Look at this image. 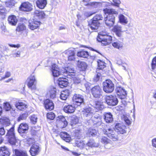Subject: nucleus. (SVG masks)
I'll list each match as a JSON object with an SVG mask.
<instances>
[{"mask_svg":"<svg viewBox=\"0 0 156 156\" xmlns=\"http://www.w3.org/2000/svg\"><path fill=\"white\" fill-rule=\"evenodd\" d=\"M73 101L76 103L77 105L79 106L83 102V96L80 94H75L73 97Z\"/></svg>","mask_w":156,"mask_h":156,"instance_id":"20","label":"nucleus"},{"mask_svg":"<svg viewBox=\"0 0 156 156\" xmlns=\"http://www.w3.org/2000/svg\"><path fill=\"white\" fill-rule=\"evenodd\" d=\"M56 122L57 126L61 128L66 127L68 124L65 117L63 116H59L57 119Z\"/></svg>","mask_w":156,"mask_h":156,"instance_id":"12","label":"nucleus"},{"mask_svg":"<svg viewBox=\"0 0 156 156\" xmlns=\"http://www.w3.org/2000/svg\"><path fill=\"white\" fill-rule=\"evenodd\" d=\"M115 130H114L112 128H109L103 130L104 133L114 141H115L118 139V136L115 133Z\"/></svg>","mask_w":156,"mask_h":156,"instance_id":"7","label":"nucleus"},{"mask_svg":"<svg viewBox=\"0 0 156 156\" xmlns=\"http://www.w3.org/2000/svg\"><path fill=\"white\" fill-rule=\"evenodd\" d=\"M91 104L93 108L94 109H96L95 111L96 110L97 111V110H101L104 108V106L102 105V103L99 101H94L93 102H91Z\"/></svg>","mask_w":156,"mask_h":156,"instance_id":"21","label":"nucleus"},{"mask_svg":"<svg viewBox=\"0 0 156 156\" xmlns=\"http://www.w3.org/2000/svg\"><path fill=\"white\" fill-rule=\"evenodd\" d=\"M103 90L106 93H112L115 88V85L112 80H107L103 83Z\"/></svg>","mask_w":156,"mask_h":156,"instance_id":"5","label":"nucleus"},{"mask_svg":"<svg viewBox=\"0 0 156 156\" xmlns=\"http://www.w3.org/2000/svg\"><path fill=\"white\" fill-rule=\"evenodd\" d=\"M77 55L78 57L83 58H87L89 56V53L87 51H78Z\"/></svg>","mask_w":156,"mask_h":156,"instance_id":"35","label":"nucleus"},{"mask_svg":"<svg viewBox=\"0 0 156 156\" xmlns=\"http://www.w3.org/2000/svg\"><path fill=\"white\" fill-rule=\"evenodd\" d=\"M119 20L120 23L126 24L128 23L127 18L122 14H120L119 16Z\"/></svg>","mask_w":156,"mask_h":156,"instance_id":"38","label":"nucleus"},{"mask_svg":"<svg viewBox=\"0 0 156 156\" xmlns=\"http://www.w3.org/2000/svg\"><path fill=\"white\" fill-rule=\"evenodd\" d=\"M69 95V93L68 90H65L62 91L60 98L61 99L63 100H66Z\"/></svg>","mask_w":156,"mask_h":156,"instance_id":"40","label":"nucleus"},{"mask_svg":"<svg viewBox=\"0 0 156 156\" xmlns=\"http://www.w3.org/2000/svg\"><path fill=\"white\" fill-rule=\"evenodd\" d=\"M60 135L61 137L66 142H69L71 139L70 135L66 132H61Z\"/></svg>","mask_w":156,"mask_h":156,"instance_id":"31","label":"nucleus"},{"mask_svg":"<svg viewBox=\"0 0 156 156\" xmlns=\"http://www.w3.org/2000/svg\"><path fill=\"white\" fill-rule=\"evenodd\" d=\"M78 119L76 116L72 117L71 119V124L72 125L76 124L78 122Z\"/></svg>","mask_w":156,"mask_h":156,"instance_id":"53","label":"nucleus"},{"mask_svg":"<svg viewBox=\"0 0 156 156\" xmlns=\"http://www.w3.org/2000/svg\"><path fill=\"white\" fill-rule=\"evenodd\" d=\"M104 120L107 123H111L113 120L112 115L110 113H105L104 114Z\"/></svg>","mask_w":156,"mask_h":156,"instance_id":"29","label":"nucleus"},{"mask_svg":"<svg viewBox=\"0 0 156 156\" xmlns=\"http://www.w3.org/2000/svg\"><path fill=\"white\" fill-rule=\"evenodd\" d=\"M50 95L51 98H54L55 97V90H51L50 91Z\"/></svg>","mask_w":156,"mask_h":156,"instance_id":"59","label":"nucleus"},{"mask_svg":"<svg viewBox=\"0 0 156 156\" xmlns=\"http://www.w3.org/2000/svg\"><path fill=\"white\" fill-rule=\"evenodd\" d=\"M9 142L11 144L14 145L16 142V139L15 136L8 137Z\"/></svg>","mask_w":156,"mask_h":156,"instance_id":"42","label":"nucleus"},{"mask_svg":"<svg viewBox=\"0 0 156 156\" xmlns=\"http://www.w3.org/2000/svg\"><path fill=\"white\" fill-rule=\"evenodd\" d=\"M28 129V126L26 123L21 124L18 128V132L20 133H24Z\"/></svg>","mask_w":156,"mask_h":156,"instance_id":"24","label":"nucleus"},{"mask_svg":"<svg viewBox=\"0 0 156 156\" xmlns=\"http://www.w3.org/2000/svg\"><path fill=\"white\" fill-rule=\"evenodd\" d=\"M122 119L128 125H130L131 124V121L130 120L127 116L123 115L122 117Z\"/></svg>","mask_w":156,"mask_h":156,"instance_id":"45","label":"nucleus"},{"mask_svg":"<svg viewBox=\"0 0 156 156\" xmlns=\"http://www.w3.org/2000/svg\"><path fill=\"white\" fill-rule=\"evenodd\" d=\"M68 80L66 78H59L58 80V86L62 88L66 87L68 84Z\"/></svg>","mask_w":156,"mask_h":156,"instance_id":"23","label":"nucleus"},{"mask_svg":"<svg viewBox=\"0 0 156 156\" xmlns=\"http://www.w3.org/2000/svg\"><path fill=\"white\" fill-rule=\"evenodd\" d=\"M63 54L67 56L68 61H73L75 58V53L73 49L66 50L63 52Z\"/></svg>","mask_w":156,"mask_h":156,"instance_id":"17","label":"nucleus"},{"mask_svg":"<svg viewBox=\"0 0 156 156\" xmlns=\"http://www.w3.org/2000/svg\"><path fill=\"white\" fill-rule=\"evenodd\" d=\"M40 151V147L38 144H33L30 148V152L32 156H35L38 154Z\"/></svg>","mask_w":156,"mask_h":156,"instance_id":"19","label":"nucleus"},{"mask_svg":"<svg viewBox=\"0 0 156 156\" xmlns=\"http://www.w3.org/2000/svg\"><path fill=\"white\" fill-rule=\"evenodd\" d=\"M97 133V131L94 129L92 128H89L87 133V135L89 136H94L96 135Z\"/></svg>","mask_w":156,"mask_h":156,"instance_id":"39","label":"nucleus"},{"mask_svg":"<svg viewBox=\"0 0 156 156\" xmlns=\"http://www.w3.org/2000/svg\"><path fill=\"white\" fill-rule=\"evenodd\" d=\"M112 45L114 48L120 49L122 48L123 43L119 41H117L112 43Z\"/></svg>","mask_w":156,"mask_h":156,"instance_id":"33","label":"nucleus"},{"mask_svg":"<svg viewBox=\"0 0 156 156\" xmlns=\"http://www.w3.org/2000/svg\"><path fill=\"white\" fill-rule=\"evenodd\" d=\"M9 152L6 147H0V156H9Z\"/></svg>","mask_w":156,"mask_h":156,"instance_id":"27","label":"nucleus"},{"mask_svg":"<svg viewBox=\"0 0 156 156\" xmlns=\"http://www.w3.org/2000/svg\"><path fill=\"white\" fill-rule=\"evenodd\" d=\"M20 51L15 50L13 51L12 55L14 58L19 57L20 56Z\"/></svg>","mask_w":156,"mask_h":156,"instance_id":"52","label":"nucleus"},{"mask_svg":"<svg viewBox=\"0 0 156 156\" xmlns=\"http://www.w3.org/2000/svg\"><path fill=\"white\" fill-rule=\"evenodd\" d=\"M77 146L80 148H83L85 147L87 149V147H85L86 144H85L82 141L80 142H77L76 143Z\"/></svg>","mask_w":156,"mask_h":156,"instance_id":"51","label":"nucleus"},{"mask_svg":"<svg viewBox=\"0 0 156 156\" xmlns=\"http://www.w3.org/2000/svg\"><path fill=\"white\" fill-rule=\"evenodd\" d=\"M77 66L78 67L80 68V70L84 71L87 68V65L86 63L84 62L78 61L77 62Z\"/></svg>","mask_w":156,"mask_h":156,"instance_id":"34","label":"nucleus"},{"mask_svg":"<svg viewBox=\"0 0 156 156\" xmlns=\"http://www.w3.org/2000/svg\"><path fill=\"white\" fill-rule=\"evenodd\" d=\"M90 0H83V1L84 3V5L85 6L90 5L92 6H94L95 5H97L98 4V3L96 2H93L90 3L89 2Z\"/></svg>","mask_w":156,"mask_h":156,"instance_id":"44","label":"nucleus"},{"mask_svg":"<svg viewBox=\"0 0 156 156\" xmlns=\"http://www.w3.org/2000/svg\"><path fill=\"white\" fill-rule=\"evenodd\" d=\"M32 5L29 2H24L21 4L20 10L25 12H29L32 10Z\"/></svg>","mask_w":156,"mask_h":156,"instance_id":"18","label":"nucleus"},{"mask_svg":"<svg viewBox=\"0 0 156 156\" xmlns=\"http://www.w3.org/2000/svg\"><path fill=\"white\" fill-rule=\"evenodd\" d=\"M5 131L3 128H0V135H3L5 134Z\"/></svg>","mask_w":156,"mask_h":156,"instance_id":"62","label":"nucleus"},{"mask_svg":"<svg viewBox=\"0 0 156 156\" xmlns=\"http://www.w3.org/2000/svg\"><path fill=\"white\" fill-rule=\"evenodd\" d=\"M44 105L46 109L51 110L54 108V104L49 99H46L44 101Z\"/></svg>","mask_w":156,"mask_h":156,"instance_id":"22","label":"nucleus"},{"mask_svg":"<svg viewBox=\"0 0 156 156\" xmlns=\"http://www.w3.org/2000/svg\"><path fill=\"white\" fill-rule=\"evenodd\" d=\"M14 151L15 155L13 156H28L27 152L25 151L15 149Z\"/></svg>","mask_w":156,"mask_h":156,"instance_id":"37","label":"nucleus"},{"mask_svg":"<svg viewBox=\"0 0 156 156\" xmlns=\"http://www.w3.org/2000/svg\"><path fill=\"white\" fill-rule=\"evenodd\" d=\"M26 83L28 87L31 90L36 89V80L34 76L31 75L27 80Z\"/></svg>","mask_w":156,"mask_h":156,"instance_id":"8","label":"nucleus"},{"mask_svg":"<svg viewBox=\"0 0 156 156\" xmlns=\"http://www.w3.org/2000/svg\"><path fill=\"white\" fill-rule=\"evenodd\" d=\"M98 63L99 69H102L106 66L105 63L101 60H98Z\"/></svg>","mask_w":156,"mask_h":156,"instance_id":"47","label":"nucleus"},{"mask_svg":"<svg viewBox=\"0 0 156 156\" xmlns=\"http://www.w3.org/2000/svg\"><path fill=\"white\" fill-rule=\"evenodd\" d=\"M99 146V144L98 143H96L93 140H90L86 144L85 147H98Z\"/></svg>","mask_w":156,"mask_h":156,"instance_id":"32","label":"nucleus"},{"mask_svg":"<svg viewBox=\"0 0 156 156\" xmlns=\"http://www.w3.org/2000/svg\"><path fill=\"white\" fill-rule=\"evenodd\" d=\"M75 110V108L71 105L65 106L63 108L64 111L67 113H73Z\"/></svg>","mask_w":156,"mask_h":156,"instance_id":"30","label":"nucleus"},{"mask_svg":"<svg viewBox=\"0 0 156 156\" xmlns=\"http://www.w3.org/2000/svg\"><path fill=\"white\" fill-rule=\"evenodd\" d=\"M115 90L118 97L121 99L125 98L127 94L126 92L122 87L119 85H116Z\"/></svg>","mask_w":156,"mask_h":156,"instance_id":"14","label":"nucleus"},{"mask_svg":"<svg viewBox=\"0 0 156 156\" xmlns=\"http://www.w3.org/2000/svg\"><path fill=\"white\" fill-rule=\"evenodd\" d=\"M113 30L115 32L119 31H121L122 27L120 26L116 25L114 27Z\"/></svg>","mask_w":156,"mask_h":156,"instance_id":"56","label":"nucleus"},{"mask_svg":"<svg viewBox=\"0 0 156 156\" xmlns=\"http://www.w3.org/2000/svg\"><path fill=\"white\" fill-rule=\"evenodd\" d=\"M5 4L6 7L11 8L15 4L14 1L13 0H8L5 2Z\"/></svg>","mask_w":156,"mask_h":156,"instance_id":"43","label":"nucleus"},{"mask_svg":"<svg viewBox=\"0 0 156 156\" xmlns=\"http://www.w3.org/2000/svg\"><path fill=\"white\" fill-rule=\"evenodd\" d=\"M152 142L153 146L156 148V138L152 139Z\"/></svg>","mask_w":156,"mask_h":156,"instance_id":"63","label":"nucleus"},{"mask_svg":"<svg viewBox=\"0 0 156 156\" xmlns=\"http://www.w3.org/2000/svg\"><path fill=\"white\" fill-rule=\"evenodd\" d=\"M31 122L33 124H35L37 122V117L35 115H31L30 117Z\"/></svg>","mask_w":156,"mask_h":156,"instance_id":"49","label":"nucleus"},{"mask_svg":"<svg viewBox=\"0 0 156 156\" xmlns=\"http://www.w3.org/2000/svg\"><path fill=\"white\" fill-rule=\"evenodd\" d=\"M113 1L114 3H112V4L117 6H118L121 3V2L119 0H113Z\"/></svg>","mask_w":156,"mask_h":156,"instance_id":"60","label":"nucleus"},{"mask_svg":"<svg viewBox=\"0 0 156 156\" xmlns=\"http://www.w3.org/2000/svg\"><path fill=\"white\" fill-rule=\"evenodd\" d=\"M74 82L75 83H80V80L76 78H75L73 79Z\"/></svg>","mask_w":156,"mask_h":156,"instance_id":"64","label":"nucleus"},{"mask_svg":"<svg viewBox=\"0 0 156 156\" xmlns=\"http://www.w3.org/2000/svg\"><path fill=\"white\" fill-rule=\"evenodd\" d=\"M26 29V27L23 24L20 23L17 26L16 30L17 31L20 33H22Z\"/></svg>","mask_w":156,"mask_h":156,"instance_id":"41","label":"nucleus"},{"mask_svg":"<svg viewBox=\"0 0 156 156\" xmlns=\"http://www.w3.org/2000/svg\"><path fill=\"white\" fill-rule=\"evenodd\" d=\"M15 106L16 108L20 110H23L27 108V105L22 102L16 103Z\"/></svg>","mask_w":156,"mask_h":156,"instance_id":"36","label":"nucleus"},{"mask_svg":"<svg viewBox=\"0 0 156 156\" xmlns=\"http://www.w3.org/2000/svg\"><path fill=\"white\" fill-rule=\"evenodd\" d=\"M114 129L115 131L118 134H123L126 133V127L121 123H117L115 124Z\"/></svg>","mask_w":156,"mask_h":156,"instance_id":"15","label":"nucleus"},{"mask_svg":"<svg viewBox=\"0 0 156 156\" xmlns=\"http://www.w3.org/2000/svg\"><path fill=\"white\" fill-rule=\"evenodd\" d=\"M106 101L108 105L112 106L116 105L118 102L116 96L112 95L106 96Z\"/></svg>","mask_w":156,"mask_h":156,"instance_id":"9","label":"nucleus"},{"mask_svg":"<svg viewBox=\"0 0 156 156\" xmlns=\"http://www.w3.org/2000/svg\"><path fill=\"white\" fill-rule=\"evenodd\" d=\"M91 93L95 98H100L102 96V90L99 86H96L91 89Z\"/></svg>","mask_w":156,"mask_h":156,"instance_id":"13","label":"nucleus"},{"mask_svg":"<svg viewBox=\"0 0 156 156\" xmlns=\"http://www.w3.org/2000/svg\"><path fill=\"white\" fill-rule=\"evenodd\" d=\"M116 63L119 65H122L124 63L122 62L121 59L118 58L116 60Z\"/></svg>","mask_w":156,"mask_h":156,"instance_id":"61","label":"nucleus"},{"mask_svg":"<svg viewBox=\"0 0 156 156\" xmlns=\"http://www.w3.org/2000/svg\"><path fill=\"white\" fill-rule=\"evenodd\" d=\"M3 106L4 109L6 111H9L12 108L11 105L8 102L4 103Z\"/></svg>","mask_w":156,"mask_h":156,"instance_id":"46","label":"nucleus"},{"mask_svg":"<svg viewBox=\"0 0 156 156\" xmlns=\"http://www.w3.org/2000/svg\"><path fill=\"white\" fill-rule=\"evenodd\" d=\"M156 66V56L153 59L151 64L152 69H154Z\"/></svg>","mask_w":156,"mask_h":156,"instance_id":"57","label":"nucleus"},{"mask_svg":"<svg viewBox=\"0 0 156 156\" xmlns=\"http://www.w3.org/2000/svg\"><path fill=\"white\" fill-rule=\"evenodd\" d=\"M103 17L101 14L96 15L89 22L88 25L91 29L92 30H97L99 26V23L98 21L102 20Z\"/></svg>","mask_w":156,"mask_h":156,"instance_id":"4","label":"nucleus"},{"mask_svg":"<svg viewBox=\"0 0 156 156\" xmlns=\"http://www.w3.org/2000/svg\"><path fill=\"white\" fill-rule=\"evenodd\" d=\"M7 12V10L3 6H0V15L5 16Z\"/></svg>","mask_w":156,"mask_h":156,"instance_id":"54","label":"nucleus"},{"mask_svg":"<svg viewBox=\"0 0 156 156\" xmlns=\"http://www.w3.org/2000/svg\"><path fill=\"white\" fill-rule=\"evenodd\" d=\"M112 40V37L108 35L105 31L100 32L97 38V40L103 45L109 44L111 43Z\"/></svg>","mask_w":156,"mask_h":156,"instance_id":"3","label":"nucleus"},{"mask_svg":"<svg viewBox=\"0 0 156 156\" xmlns=\"http://www.w3.org/2000/svg\"><path fill=\"white\" fill-rule=\"evenodd\" d=\"M103 11L105 14L107 15L104 19L105 23L106 25L108 27H112L115 22V17L114 15L118 14V12L113 9L105 8L104 9Z\"/></svg>","mask_w":156,"mask_h":156,"instance_id":"2","label":"nucleus"},{"mask_svg":"<svg viewBox=\"0 0 156 156\" xmlns=\"http://www.w3.org/2000/svg\"><path fill=\"white\" fill-rule=\"evenodd\" d=\"M40 24V21L32 19L29 20L28 27L30 29L33 30L39 27Z\"/></svg>","mask_w":156,"mask_h":156,"instance_id":"16","label":"nucleus"},{"mask_svg":"<svg viewBox=\"0 0 156 156\" xmlns=\"http://www.w3.org/2000/svg\"><path fill=\"white\" fill-rule=\"evenodd\" d=\"M4 125L5 126L6 129L7 131V133L6 135L7 137L15 136L14 126H12L10 125L9 119L7 120L6 123H4Z\"/></svg>","mask_w":156,"mask_h":156,"instance_id":"6","label":"nucleus"},{"mask_svg":"<svg viewBox=\"0 0 156 156\" xmlns=\"http://www.w3.org/2000/svg\"><path fill=\"white\" fill-rule=\"evenodd\" d=\"M96 110L94 111L91 107H89L85 109L83 111V114L84 117L87 118L88 120H90L92 116L95 114L94 112H96Z\"/></svg>","mask_w":156,"mask_h":156,"instance_id":"11","label":"nucleus"},{"mask_svg":"<svg viewBox=\"0 0 156 156\" xmlns=\"http://www.w3.org/2000/svg\"><path fill=\"white\" fill-rule=\"evenodd\" d=\"M90 119L93 123L94 125L96 127H98L101 125L103 126L104 124L102 123L101 117V115L97 113L94 114Z\"/></svg>","mask_w":156,"mask_h":156,"instance_id":"10","label":"nucleus"},{"mask_svg":"<svg viewBox=\"0 0 156 156\" xmlns=\"http://www.w3.org/2000/svg\"><path fill=\"white\" fill-rule=\"evenodd\" d=\"M9 23L12 25H16L17 22V20L16 17L14 15L9 16L8 19Z\"/></svg>","mask_w":156,"mask_h":156,"instance_id":"28","label":"nucleus"},{"mask_svg":"<svg viewBox=\"0 0 156 156\" xmlns=\"http://www.w3.org/2000/svg\"><path fill=\"white\" fill-rule=\"evenodd\" d=\"M28 116V114L27 112H24L20 115L18 119V121H20V120H23L26 119Z\"/></svg>","mask_w":156,"mask_h":156,"instance_id":"48","label":"nucleus"},{"mask_svg":"<svg viewBox=\"0 0 156 156\" xmlns=\"http://www.w3.org/2000/svg\"><path fill=\"white\" fill-rule=\"evenodd\" d=\"M55 115L53 112L48 113L47 114V118L50 120H53L55 118Z\"/></svg>","mask_w":156,"mask_h":156,"instance_id":"55","label":"nucleus"},{"mask_svg":"<svg viewBox=\"0 0 156 156\" xmlns=\"http://www.w3.org/2000/svg\"><path fill=\"white\" fill-rule=\"evenodd\" d=\"M101 75L100 73H98L96 76H95L94 77V80L95 81L97 82L100 79V77L101 76Z\"/></svg>","mask_w":156,"mask_h":156,"instance_id":"58","label":"nucleus"},{"mask_svg":"<svg viewBox=\"0 0 156 156\" xmlns=\"http://www.w3.org/2000/svg\"><path fill=\"white\" fill-rule=\"evenodd\" d=\"M35 16L39 19H42L46 17V14L43 11L35 10L34 12Z\"/></svg>","mask_w":156,"mask_h":156,"instance_id":"25","label":"nucleus"},{"mask_svg":"<svg viewBox=\"0 0 156 156\" xmlns=\"http://www.w3.org/2000/svg\"><path fill=\"white\" fill-rule=\"evenodd\" d=\"M101 141L105 144H107L110 143V140L105 136H102L101 138Z\"/></svg>","mask_w":156,"mask_h":156,"instance_id":"50","label":"nucleus"},{"mask_svg":"<svg viewBox=\"0 0 156 156\" xmlns=\"http://www.w3.org/2000/svg\"><path fill=\"white\" fill-rule=\"evenodd\" d=\"M37 6L40 9H43L47 4L46 0H37L36 2Z\"/></svg>","mask_w":156,"mask_h":156,"instance_id":"26","label":"nucleus"},{"mask_svg":"<svg viewBox=\"0 0 156 156\" xmlns=\"http://www.w3.org/2000/svg\"><path fill=\"white\" fill-rule=\"evenodd\" d=\"M51 71L52 74L54 77H57L60 75H62L65 77L69 78L68 76H70L73 75L72 74L74 73L73 69L70 67L69 66L60 69L56 64L52 65Z\"/></svg>","mask_w":156,"mask_h":156,"instance_id":"1","label":"nucleus"}]
</instances>
